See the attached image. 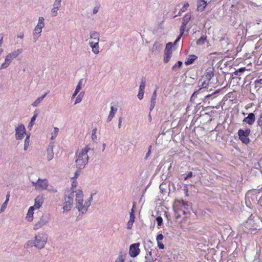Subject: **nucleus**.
I'll use <instances>...</instances> for the list:
<instances>
[{"label":"nucleus","instance_id":"obj_6","mask_svg":"<svg viewBox=\"0 0 262 262\" xmlns=\"http://www.w3.org/2000/svg\"><path fill=\"white\" fill-rule=\"evenodd\" d=\"M140 245V244L139 243H136L130 245L129 254L130 257L134 258L139 254L140 252L139 249Z\"/></svg>","mask_w":262,"mask_h":262},{"label":"nucleus","instance_id":"obj_28","mask_svg":"<svg viewBox=\"0 0 262 262\" xmlns=\"http://www.w3.org/2000/svg\"><path fill=\"white\" fill-rule=\"evenodd\" d=\"M84 94V92H81L79 93V94L76 97L75 102L74 103L75 105L78 103H80L83 97Z\"/></svg>","mask_w":262,"mask_h":262},{"label":"nucleus","instance_id":"obj_63","mask_svg":"<svg viewBox=\"0 0 262 262\" xmlns=\"http://www.w3.org/2000/svg\"><path fill=\"white\" fill-rule=\"evenodd\" d=\"M134 222H130V221H128L127 224V228L128 229H131L133 227Z\"/></svg>","mask_w":262,"mask_h":262},{"label":"nucleus","instance_id":"obj_52","mask_svg":"<svg viewBox=\"0 0 262 262\" xmlns=\"http://www.w3.org/2000/svg\"><path fill=\"white\" fill-rule=\"evenodd\" d=\"M193 177V172L192 171H190L186 175V176H184V180H188V179H190L191 178V177Z\"/></svg>","mask_w":262,"mask_h":262},{"label":"nucleus","instance_id":"obj_27","mask_svg":"<svg viewBox=\"0 0 262 262\" xmlns=\"http://www.w3.org/2000/svg\"><path fill=\"white\" fill-rule=\"evenodd\" d=\"M83 192L81 190H78V192L76 194V201H83Z\"/></svg>","mask_w":262,"mask_h":262},{"label":"nucleus","instance_id":"obj_9","mask_svg":"<svg viewBox=\"0 0 262 262\" xmlns=\"http://www.w3.org/2000/svg\"><path fill=\"white\" fill-rule=\"evenodd\" d=\"M32 185L34 186H38L42 189L46 190L48 186V181L46 179H41L38 178L36 182H32Z\"/></svg>","mask_w":262,"mask_h":262},{"label":"nucleus","instance_id":"obj_40","mask_svg":"<svg viewBox=\"0 0 262 262\" xmlns=\"http://www.w3.org/2000/svg\"><path fill=\"white\" fill-rule=\"evenodd\" d=\"M89 207V206H86V205L84 204V205H83L82 207L80 209V210H79V211L81 212L82 214H83L87 212Z\"/></svg>","mask_w":262,"mask_h":262},{"label":"nucleus","instance_id":"obj_16","mask_svg":"<svg viewBox=\"0 0 262 262\" xmlns=\"http://www.w3.org/2000/svg\"><path fill=\"white\" fill-rule=\"evenodd\" d=\"M12 60V59L11 58L10 56L7 55L5 58V62L1 65L0 70L7 68L9 66Z\"/></svg>","mask_w":262,"mask_h":262},{"label":"nucleus","instance_id":"obj_49","mask_svg":"<svg viewBox=\"0 0 262 262\" xmlns=\"http://www.w3.org/2000/svg\"><path fill=\"white\" fill-rule=\"evenodd\" d=\"M220 90H217L212 94H207V95H205L203 101L204 102H207V99L208 98L210 97L213 94H216V93H219L220 92Z\"/></svg>","mask_w":262,"mask_h":262},{"label":"nucleus","instance_id":"obj_2","mask_svg":"<svg viewBox=\"0 0 262 262\" xmlns=\"http://www.w3.org/2000/svg\"><path fill=\"white\" fill-rule=\"evenodd\" d=\"M250 133L251 129L250 128H246V129L242 128L239 129L237 132L239 140L243 144L246 145L249 144L250 142V139L249 138Z\"/></svg>","mask_w":262,"mask_h":262},{"label":"nucleus","instance_id":"obj_7","mask_svg":"<svg viewBox=\"0 0 262 262\" xmlns=\"http://www.w3.org/2000/svg\"><path fill=\"white\" fill-rule=\"evenodd\" d=\"M26 133V128L23 124H20L15 128V138L17 140H21Z\"/></svg>","mask_w":262,"mask_h":262},{"label":"nucleus","instance_id":"obj_54","mask_svg":"<svg viewBox=\"0 0 262 262\" xmlns=\"http://www.w3.org/2000/svg\"><path fill=\"white\" fill-rule=\"evenodd\" d=\"M164 238V236L162 233H159L156 237V239L157 242H160Z\"/></svg>","mask_w":262,"mask_h":262},{"label":"nucleus","instance_id":"obj_62","mask_svg":"<svg viewBox=\"0 0 262 262\" xmlns=\"http://www.w3.org/2000/svg\"><path fill=\"white\" fill-rule=\"evenodd\" d=\"M156 98H157V92H156V90H155L152 93L151 100L156 101Z\"/></svg>","mask_w":262,"mask_h":262},{"label":"nucleus","instance_id":"obj_34","mask_svg":"<svg viewBox=\"0 0 262 262\" xmlns=\"http://www.w3.org/2000/svg\"><path fill=\"white\" fill-rule=\"evenodd\" d=\"M214 76V73L213 70H209L208 72L206 73V77L209 81Z\"/></svg>","mask_w":262,"mask_h":262},{"label":"nucleus","instance_id":"obj_51","mask_svg":"<svg viewBox=\"0 0 262 262\" xmlns=\"http://www.w3.org/2000/svg\"><path fill=\"white\" fill-rule=\"evenodd\" d=\"M47 191L49 192H53L54 193L57 192V190L55 188H54V187L52 186H48L47 189H46Z\"/></svg>","mask_w":262,"mask_h":262},{"label":"nucleus","instance_id":"obj_64","mask_svg":"<svg viewBox=\"0 0 262 262\" xmlns=\"http://www.w3.org/2000/svg\"><path fill=\"white\" fill-rule=\"evenodd\" d=\"M99 9V7H98V6L95 7L93 9V13L94 14H96L98 12Z\"/></svg>","mask_w":262,"mask_h":262},{"label":"nucleus","instance_id":"obj_48","mask_svg":"<svg viewBox=\"0 0 262 262\" xmlns=\"http://www.w3.org/2000/svg\"><path fill=\"white\" fill-rule=\"evenodd\" d=\"M83 201H76V206L75 207L78 209V210H80V209L83 206Z\"/></svg>","mask_w":262,"mask_h":262},{"label":"nucleus","instance_id":"obj_25","mask_svg":"<svg viewBox=\"0 0 262 262\" xmlns=\"http://www.w3.org/2000/svg\"><path fill=\"white\" fill-rule=\"evenodd\" d=\"M47 95V93H45V94L42 95L41 96L38 98L32 104V106L34 107L37 106L38 104H39L41 101L45 98V97Z\"/></svg>","mask_w":262,"mask_h":262},{"label":"nucleus","instance_id":"obj_8","mask_svg":"<svg viewBox=\"0 0 262 262\" xmlns=\"http://www.w3.org/2000/svg\"><path fill=\"white\" fill-rule=\"evenodd\" d=\"M49 219L50 217L49 214H46L42 215L40 218L39 221L34 225L33 229L36 230L40 228L49 222Z\"/></svg>","mask_w":262,"mask_h":262},{"label":"nucleus","instance_id":"obj_50","mask_svg":"<svg viewBox=\"0 0 262 262\" xmlns=\"http://www.w3.org/2000/svg\"><path fill=\"white\" fill-rule=\"evenodd\" d=\"M98 42L99 41H93L92 42H90V46L92 48H96V47H98Z\"/></svg>","mask_w":262,"mask_h":262},{"label":"nucleus","instance_id":"obj_29","mask_svg":"<svg viewBox=\"0 0 262 262\" xmlns=\"http://www.w3.org/2000/svg\"><path fill=\"white\" fill-rule=\"evenodd\" d=\"M36 244L35 242V239L34 240H30L28 241V242L25 244V247L28 248L29 247H32L33 246H34L36 247Z\"/></svg>","mask_w":262,"mask_h":262},{"label":"nucleus","instance_id":"obj_31","mask_svg":"<svg viewBox=\"0 0 262 262\" xmlns=\"http://www.w3.org/2000/svg\"><path fill=\"white\" fill-rule=\"evenodd\" d=\"M37 115H38L37 113L36 112V111H35L34 113V115L31 118V121L29 123V125H28L29 127H31L33 126V125L34 124V122L35 121V120L37 117Z\"/></svg>","mask_w":262,"mask_h":262},{"label":"nucleus","instance_id":"obj_20","mask_svg":"<svg viewBox=\"0 0 262 262\" xmlns=\"http://www.w3.org/2000/svg\"><path fill=\"white\" fill-rule=\"evenodd\" d=\"M82 80H83V79H81L78 82V84L75 90V91L72 95V98H75V96L77 95V94L79 92V91L81 89V85L82 84Z\"/></svg>","mask_w":262,"mask_h":262},{"label":"nucleus","instance_id":"obj_5","mask_svg":"<svg viewBox=\"0 0 262 262\" xmlns=\"http://www.w3.org/2000/svg\"><path fill=\"white\" fill-rule=\"evenodd\" d=\"M81 152L77 155V158L75 161L76 166L79 169L83 168L88 163L89 156H86Z\"/></svg>","mask_w":262,"mask_h":262},{"label":"nucleus","instance_id":"obj_46","mask_svg":"<svg viewBox=\"0 0 262 262\" xmlns=\"http://www.w3.org/2000/svg\"><path fill=\"white\" fill-rule=\"evenodd\" d=\"M96 132H97V128H94L93 130H92V139L93 141H95L96 139H97V136L96 135Z\"/></svg>","mask_w":262,"mask_h":262},{"label":"nucleus","instance_id":"obj_18","mask_svg":"<svg viewBox=\"0 0 262 262\" xmlns=\"http://www.w3.org/2000/svg\"><path fill=\"white\" fill-rule=\"evenodd\" d=\"M198 58V57L194 55V54H191L189 55L188 58L185 61V64L186 66H189L193 63L195 60H196Z\"/></svg>","mask_w":262,"mask_h":262},{"label":"nucleus","instance_id":"obj_13","mask_svg":"<svg viewBox=\"0 0 262 262\" xmlns=\"http://www.w3.org/2000/svg\"><path fill=\"white\" fill-rule=\"evenodd\" d=\"M207 5V1L205 0H198L197 3V10L198 11L202 12Z\"/></svg>","mask_w":262,"mask_h":262},{"label":"nucleus","instance_id":"obj_30","mask_svg":"<svg viewBox=\"0 0 262 262\" xmlns=\"http://www.w3.org/2000/svg\"><path fill=\"white\" fill-rule=\"evenodd\" d=\"M30 134L27 135L25 140L24 150H27L29 145Z\"/></svg>","mask_w":262,"mask_h":262},{"label":"nucleus","instance_id":"obj_33","mask_svg":"<svg viewBox=\"0 0 262 262\" xmlns=\"http://www.w3.org/2000/svg\"><path fill=\"white\" fill-rule=\"evenodd\" d=\"M145 85H146V79L144 77H142L141 79V83H140V85L139 86V90H141L144 91Z\"/></svg>","mask_w":262,"mask_h":262},{"label":"nucleus","instance_id":"obj_17","mask_svg":"<svg viewBox=\"0 0 262 262\" xmlns=\"http://www.w3.org/2000/svg\"><path fill=\"white\" fill-rule=\"evenodd\" d=\"M67 195L65 196V202L64 203L63 205V209L64 211H68L71 210L72 206H73V202L71 201H69L66 200Z\"/></svg>","mask_w":262,"mask_h":262},{"label":"nucleus","instance_id":"obj_10","mask_svg":"<svg viewBox=\"0 0 262 262\" xmlns=\"http://www.w3.org/2000/svg\"><path fill=\"white\" fill-rule=\"evenodd\" d=\"M255 121V116L253 113H250L248 114V116L244 118L243 120L244 123H247L249 125L253 124Z\"/></svg>","mask_w":262,"mask_h":262},{"label":"nucleus","instance_id":"obj_61","mask_svg":"<svg viewBox=\"0 0 262 262\" xmlns=\"http://www.w3.org/2000/svg\"><path fill=\"white\" fill-rule=\"evenodd\" d=\"M180 34L177 37L179 39H180L181 38V37H182L183 35L184 34L185 30L180 28Z\"/></svg>","mask_w":262,"mask_h":262},{"label":"nucleus","instance_id":"obj_36","mask_svg":"<svg viewBox=\"0 0 262 262\" xmlns=\"http://www.w3.org/2000/svg\"><path fill=\"white\" fill-rule=\"evenodd\" d=\"M173 209H174V211L175 218L176 219H179L181 217V214L179 213L180 211H182V212H183V213L184 214H185V211H182V210H181L180 209L177 210L174 207H173Z\"/></svg>","mask_w":262,"mask_h":262},{"label":"nucleus","instance_id":"obj_42","mask_svg":"<svg viewBox=\"0 0 262 262\" xmlns=\"http://www.w3.org/2000/svg\"><path fill=\"white\" fill-rule=\"evenodd\" d=\"M255 88L261 87V85H262V78L261 79H256L255 81Z\"/></svg>","mask_w":262,"mask_h":262},{"label":"nucleus","instance_id":"obj_35","mask_svg":"<svg viewBox=\"0 0 262 262\" xmlns=\"http://www.w3.org/2000/svg\"><path fill=\"white\" fill-rule=\"evenodd\" d=\"M135 212H134V208H133L132 209V210H131V212H130V214H129V221H130V222H135Z\"/></svg>","mask_w":262,"mask_h":262},{"label":"nucleus","instance_id":"obj_58","mask_svg":"<svg viewBox=\"0 0 262 262\" xmlns=\"http://www.w3.org/2000/svg\"><path fill=\"white\" fill-rule=\"evenodd\" d=\"M8 203V202L5 201V202L3 204V205L1 208V211H4L6 209Z\"/></svg>","mask_w":262,"mask_h":262},{"label":"nucleus","instance_id":"obj_26","mask_svg":"<svg viewBox=\"0 0 262 262\" xmlns=\"http://www.w3.org/2000/svg\"><path fill=\"white\" fill-rule=\"evenodd\" d=\"M172 53H170L169 52H167L166 51H164V57L163 61L164 63H167L169 62L171 57Z\"/></svg>","mask_w":262,"mask_h":262},{"label":"nucleus","instance_id":"obj_59","mask_svg":"<svg viewBox=\"0 0 262 262\" xmlns=\"http://www.w3.org/2000/svg\"><path fill=\"white\" fill-rule=\"evenodd\" d=\"M257 125L259 126H262V113L260 114V117L257 120Z\"/></svg>","mask_w":262,"mask_h":262},{"label":"nucleus","instance_id":"obj_47","mask_svg":"<svg viewBox=\"0 0 262 262\" xmlns=\"http://www.w3.org/2000/svg\"><path fill=\"white\" fill-rule=\"evenodd\" d=\"M94 194H91L90 197L89 198V199L85 202L84 203V204L86 205V206H90L91 204V202L92 201V200H93V195H94Z\"/></svg>","mask_w":262,"mask_h":262},{"label":"nucleus","instance_id":"obj_44","mask_svg":"<svg viewBox=\"0 0 262 262\" xmlns=\"http://www.w3.org/2000/svg\"><path fill=\"white\" fill-rule=\"evenodd\" d=\"M59 9V8H56V7L53 6V8L51 11V15L52 16H56L57 15V11Z\"/></svg>","mask_w":262,"mask_h":262},{"label":"nucleus","instance_id":"obj_15","mask_svg":"<svg viewBox=\"0 0 262 262\" xmlns=\"http://www.w3.org/2000/svg\"><path fill=\"white\" fill-rule=\"evenodd\" d=\"M53 145L50 144L47 148V159L49 161L51 160L53 158Z\"/></svg>","mask_w":262,"mask_h":262},{"label":"nucleus","instance_id":"obj_56","mask_svg":"<svg viewBox=\"0 0 262 262\" xmlns=\"http://www.w3.org/2000/svg\"><path fill=\"white\" fill-rule=\"evenodd\" d=\"M156 105V101L150 100V111L151 112L155 107Z\"/></svg>","mask_w":262,"mask_h":262},{"label":"nucleus","instance_id":"obj_41","mask_svg":"<svg viewBox=\"0 0 262 262\" xmlns=\"http://www.w3.org/2000/svg\"><path fill=\"white\" fill-rule=\"evenodd\" d=\"M89 207V206H86V205L84 204V205H83L82 207L80 209V210H79V211L81 212L82 214H83L87 212Z\"/></svg>","mask_w":262,"mask_h":262},{"label":"nucleus","instance_id":"obj_21","mask_svg":"<svg viewBox=\"0 0 262 262\" xmlns=\"http://www.w3.org/2000/svg\"><path fill=\"white\" fill-rule=\"evenodd\" d=\"M126 255V254L125 252L120 251L119 253L118 257L115 260V262H124Z\"/></svg>","mask_w":262,"mask_h":262},{"label":"nucleus","instance_id":"obj_23","mask_svg":"<svg viewBox=\"0 0 262 262\" xmlns=\"http://www.w3.org/2000/svg\"><path fill=\"white\" fill-rule=\"evenodd\" d=\"M23 51V49H17L16 51H14L11 53L8 54V56H10L11 58L13 60V59L16 58L18 55L21 53Z\"/></svg>","mask_w":262,"mask_h":262},{"label":"nucleus","instance_id":"obj_45","mask_svg":"<svg viewBox=\"0 0 262 262\" xmlns=\"http://www.w3.org/2000/svg\"><path fill=\"white\" fill-rule=\"evenodd\" d=\"M144 93V90H139L138 94L137 95L138 99L141 100L143 98Z\"/></svg>","mask_w":262,"mask_h":262},{"label":"nucleus","instance_id":"obj_37","mask_svg":"<svg viewBox=\"0 0 262 262\" xmlns=\"http://www.w3.org/2000/svg\"><path fill=\"white\" fill-rule=\"evenodd\" d=\"M91 148L89 146V145H86L84 148H83L80 152L84 154L85 156H88V152L91 150Z\"/></svg>","mask_w":262,"mask_h":262},{"label":"nucleus","instance_id":"obj_55","mask_svg":"<svg viewBox=\"0 0 262 262\" xmlns=\"http://www.w3.org/2000/svg\"><path fill=\"white\" fill-rule=\"evenodd\" d=\"M61 0H55V2L54 3L53 6L56 7V8H59L60 6Z\"/></svg>","mask_w":262,"mask_h":262},{"label":"nucleus","instance_id":"obj_60","mask_svg":"<svg viewBox=\"0 0 262 262\" xmlns=\"http://www.w3.org/2000/svg\"><path fill=\"white\" fill-rule=\"evenodd\" d=\"M158 247L160 249L164 248V245L161 242H157Z\"/></svg>","mask_w":262,"mask_h":262},{"label":"nucleus","instance_id":"obj_22","mask_svg":"<svg viewBox=\"0 0 262 262\" xmlns=\"http://www.w3.org/2000/svg\"><path fill=\"white\" fill-rule=\"evenodd\" d=\"M207 40V36L206 33L202 34L201 37L196 40V44L198 45H203L204 44L205 41Z\"/></svg>","mask_w":262,"mask_h":262},{"label":"nucleus","instance_id":"obj_32","mask_svg":"<svg viewBox=\"0 0 262 262\" xmlns=\"http://www.w3.org/2000/svg\"><path fill=\"white\" fill-rule=\"evenodd\" d=\"M173 46V43L171 42H169L166 45V47L164 51L167 52H169L172 53V48Z\"/></svg>","mask_w":262,"mask_h":262},{"label":"nucleus","instance_id":"obj_39","mask_svg":"<svg viewBox=\"0 0 262 262\" xmlns=\"http://www.w3.org/2000/svg\"><path fill=\"white\" fill-rule=\"evenodd\" d=\"M183 64L182 61L179 60L178 61L174 66H172L171 69L173 71L176 70V68H181Z\"/></svg>","mask_w":262,"mask_h":262},{"label":"nucleus","instance_id":"obj_1","mask_svg":"<svg viewBox=\"0 0 262 262\" xmlns=\"http://www.w3.org/2000/svg\"><path fill=\"white\" fill-rule=\"evenodd\" d=\"M261 221L258 216L251 214L245 223V227L249 230H259L261 227Z\"/></svg>","mask_w":262,"mask_h":262},{"label":"nucleus","instance_id":"obj_24","mask_svg":"<svg viewBox=\"0 0 262 262\" xmlns=\"http://www.w3.org/2000/svg\"><path fill=\"white\" fill-rule=\"evenodd\" d=\"M90 38L93 39L94 41H99V34L96 31H91L90 32Z\"/></svg>","mask_w":262,"mask_h":262},{"label":"nucleus","instance_id":"obj_57","mask_svg":"<svg viewBox=\"0 0 262 262\" xmlns=\"http://www.w3.org/2000/svg\"><path fill=\"white\" fill-rule=\"evenodd\" d=\"M38 28V27H35L33 33L39 35L41 32L42 30L40 29V28Z\"/></svg>","mask_w":262,"mask_h":262},{"label":"nucleus","instance_id":"obj_38","mask_svg":"<svg viewBox=\"0 0 262 262\" xmlns=\"http://www.w3.org/2000/svg\"><path fill=\"white\" fill-rule=\"evenodd\" d=\"M117 111V108L113 106H112L111 107V111L110 112L109 115L113 118Z\"/></svg>","mask_w":262,"mask_h":262},{"label":"nucleus","instance_id":"obj_4","mask_svg":"<svg viewBox=\"0 0 262 262\" xmlns=\"http://www.w3.org/2000/svg\"><path fill=\"white\" fill-rule=\"evenodd\" d=\"M35 242L36 244V247L38 249H42L47 241V235L44 233H38L35 236Z\"/></svg>","mask_w":262,"mask_h":262},{"label":"nucleus","instance_id":"obj_43","mask_svg":"<svg viewBox=\"0 0 262 262\" xmlns=\"http://www.w3.org/2000/svg\"><path fill=\"white\" fill-rule=\"evenodd\" d=\"M156 220L157 222V224L158 226H161L163 224V219L160 216H158Z\"/></svg>","mask_w":262,"mask_h":262},{"label":"nucleus","instance_id":"obj_3","mask_svg":"<svg viewBox=\"0 0 262 262\" xmlns=\"http://www.w3.org/2000/svg\"><path fill=\"white\" fill-rule=\"evenodd\" d=\"M208 85V83H206L205 81H202V80H200L199 81V89L198 90H195L190 97V101L191 102H194L195 99L197 98L198 95H199V97H201L202 96V93L205 92V91H202L203 88H206L207 86ZM201 99V98H200Z\"/></svg>","mask_w":262,"mask_h":262},{"label":"nucleus","instance_id":"obj_12","mask_svg":"<svg viewBox=\"0 0 262 262\" xmlns=\"http://www.w3.org/2000/svg\"><path fill=\"white\" fill-rule=\"evenodd\" d=\"M190 19H191L190 14H189L188 13L184 15V17L183 18V21H182V25L180 27V28L185 30L186 25L188 24V23L190 20Z\"/></svg>","mask_w":262,"mask_h":262},{"label":"nucleus","instance_id":"obj_11","mask_svg":"<svg viewBox=\"0 0 262 262\" xmlns=\"http://www.w3.org/2000/svg\"><path fill=\"white\" fill-rule=\"evenodd\" d=\"M44 202L42 196L38 195L35 199V203L33 207L35 209H39Z\"/></svg>","mask_w":262,"mask_h":262},{"label":"nucleus","instance_id":"obj_53","mask_svg":"<svg viewBox=\"0 0 262 262\" xmlns=\"http://www.w3.org/2000/svg\"><path fill=\"white\" fill-rule=\"evenodd\" d=\"M74 192H75L74 190L72 191V192L70 193V194L68 196L67 201H71L72 202H73V197H74Z\"/></svg>","mask_w":262,"mask_h":262},{"label":"nucleus","instance_id":"obj_19","mask_svg":"<svg viewBox=\"0 0 262 262\" xmlns=\"http://www.w3.org/2000/svg\"><path fill=\"white\" fill-rule=\"evenodd\" d=\"M34 209H35V208L32 206L30 207V208H29V210H28V213L27 214V217L28 218V221L29 222H32L33 221V214H34L33 211H34Z\"/></svg>","mask_w":262,"mask_h":262},{"label":"nucleus","instance_id":"obj_14","mask_svg":"<svg viewBox=\"0 0 262 262\" xmlns=\"http://www.w3.org/2000/svg\"><path fill=\"white\" fill-rule=\"evenodd\" d=\"M163 46V44L160 43L158 41H156L153 45L152 52L155 53V54L159 53L162 49Z\"/></svg>","mask_w":262,"mask_h":262}]
</instances>
